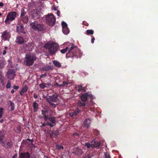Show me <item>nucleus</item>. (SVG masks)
Wrapping results in <instances>:
<instances>
[{"instance_id": "nucleus-40", "label": "nucleus", "mask_w": 158, "mask_h": 158, "mask_svg": "<svg viewBox=\"0 0 158 158\" xmlns=\"http://www.w3.org/2000/svg\"><path fill=\"white\" fill-rule=\"evenodd\" d=\"M45 87L47 88H48L50 87L51 86V84L50 83H45Z\"/></svg>"}, {"instance_id": "nucleus-37", "label": "nucleus", "mask_w": 158, "mask_h": 158, "mask_svg": "<svg viewBox=\"0 0 158 158\" xmlns=\"http://www.w3.org/2000/svg\"><path fill=\"white\" fill-rule=\"evenodd\" d=\"M78 91L79 92L81 91L85 92V88H79L78 89Z\"/></svg>"}, {"instance_id": "nucleus-32", "label": "nucleus", "mask_w": 158, "mask_h": 158, "mask_svg": "<svg viewBox=\"0 0 158 158\" xmlns=\"http://www.w3.org/2000/svg\"><path fill=\"white\" fill-rule=\"evenodd\" d=\"M56 149L58 150H60L61 149H63L64 148V147L63 146L58 145H56Z\"/></svg>"}, {"instance_id": "nucleus-56", "label": "nucleus", "mask_w": 158, "mask_h": 158, "mask_svg": "<svg viewBox=\"0 0 158 158\" xmlns=\"http://www.w3.org/2000/svg\"><path fill=\"white\" fill-rule=\"evenodd\" d=\"M59 13H60V11L59 10H58L57 13H56V14H57V15L58 16H59L60 15H59Z\"/></svg>"}, {"instance_id": "nucleus-12", "label": "nucleus", "mask_w": 158, "mask_h": 158, "mask_svg": "<svg viewBox=\"0 0 158 158\" xmlns=\"http://www.w3.org/2000/svg\"><path fill=\"white\" fill-rule=\"evenodd\" d=\"M1 144L3 146L6 148H10L12 146V141L10 140H8L5 141H2Z\"/></svg>"}, {"instance_id": "nucleus-48", "label": "nucleus", "mask_w": 158, "mask_h": 158, "mask_svg": "<svg viewBox=\"0 0 158 158\" xmlns=\"http://www.w3.org/2000/svg\"><path fill=\"white\" fill-rule=\"evenodd\" d=\"M33 97L35 98H38L37 95H36L35 94H34L33 95Z\"/></svg>"}, {"instance_id": "nucleus-15", "label": "nucleus", "mask_w": 158, "mask_h": 158, "mask_svg": "<svg viewBox=\"0 0 158 158\" xmlns=\"http://www.w3.org/2000/svg\"><path fill=\"white\" fill-rule=\"evenodd\" d=\"M91 120L89 118H86L84 120L83 125L84 127L86 128H89L91 124Z\"/></svg>"}, {"instance_id": "nucleus-6", "label": "nucleus", "mask_w": 158, "mask_h": 158, "mask_svg": "<svg viewBox=\"0 0 158 158\" xmlns=\"http://www.w3.org/2000/svg\"><path fill=\"white\" fill-rule=\"evenodd\" d=\"M17 13L15 11H11L8 13L5 23L6 24H10L11 22L14 20L16 17Z\"/></svg>"}, {"instance_id": "nucleus-61", "label": "nucleus", "mask_w": 158, "mask_h": 158, "mask_svg": "<svg viewBox=\"0 0 158 158\" xmlns=\"http://www.w3.org/2000/svg\"><path fill=\"white\" fill-rule=\"evenodd\" d=\"M12 94H13L15 92V90L14 89H12L11 91Z\"/></svg>"}, {"instance_id": "nucleus-52", "label": "nucleus", "mask_w": 158, "mask_h": 158, "mask_svg": "<svg viewBox=\"0 0 158 158\" xmlns=\"http://www.w3.org/2000/svg\"><path fill=\"white\" fill-rule=\"evenodd\" d=\"M73 135H77V136H78L79 135V134L78 133H74L73 134Z\"/></svg>"}, {"instance_id": "nucleus-35", "label": "nucleus", "mask_w": 158, "mask_h": 158, "mask_svg": "<svg viewBox=\"0 0 158 158\" xmlns=\"http://www.w3.org/2000/svg\"><path fill=\"white\" fill-rule=\"evenodd\" d=\"M52 134H53V135H55L56 136H57V135H58L59 134L58 131L55 130L53 131L52 132Z\"/></svg>"}, {"instance_id": "nucleus-28", "label": "nucleus", "mask_w": 158, "mask_h": 158, "mask_svg": "<svg viewBox=\"0 0 158 158\" xmlns=\"http://www.w3.org/2000/svg\"><path fill=\"white\" fill-rule=\"evenodd\" d=\"M94 33V31L92 30H88L86 31L87 35H93Z\"/></svg>"}, {"instance_id": "nucleus-55", "label": "nucleus", "mask_w": 158, "mask_h": 158, "mask_svg": "<svg viewBox=\"0 0 158 158\" xmlns=\"http://www.w3.org/2000/svg\"><path fill=\"white\" fill-rule=\"evenodd\" d=\"M6 51L5 50H3V55H4L6 54Z\"/></svg>"}, {"instance_id": "nucleus-5", "label": "nucleus", "mask_w": 158, "mask_h": 158, "mask_svg": "<svg viewBox=\"0 0 158 158\" xmlns=\"http://www.w3.org/2000/svg\"><path fill=\"white\" fill-rule=\"evenodd\" d=\"M36 58V57L33 54H26L24 60V63L28 66L32 65Z\"/></svg>"}, {"instance_id": "nucleus-21", "label": "nucleus", "mask_w": 158, "mask_h": 158, "mask_svg": "<svg viewBox=\"0 0 158 158\" xmlns=\"http://www.w3.org/2000/svg\"><path fill=\"white\" fill-rule=\"evenodd\" d=\"M6 132L4 131H0V141L1 142L4 139Z\"/></svg>"}, {"instance_id": "nucleus-10", "label": "nucleus", "mask_w": 158, "mask_h": 158, "mask_svg": "<svg viewBox=\"0 0 158 158\" xmlns=\"http://www.w3.org/2000/svg\"><path fill=\"white\" fill-rule=\"evenodd\" d=\"M26 13L24 9L21 10V13L20 16L21 20L24 23H27L28 21V17L25 15Z\"/></svg>"}, {"instance_id": "nucleus-33", "label": "nucleus", "mask_w": 158, "mask_h": 158, "mask_svg": "<svg viewBox=\"0 0 158 158\" xmlns=\"http://www.w3.org/2000/svg\"><path fill=\"white\" fill-rule=\"evenodd\" d=\"M93 132L94 134L96 135H98L99 134V131L97 129L94 130Z\"/></svg>"}, {"instance_id": "nucleus-23", "label": "nucleus", "mask_w": 158, "mask_h": 158, "mask_svg": "<svg viewBox=\"0 0 158 158\" xmlns=\"http://www.w3.org/2000/svg\"><path fill=\"white\" fill-rule=\"evenodd\" d=\"M9 102L10 103L8 104L9 105V106L10 107L11 110H14L15 108V104L13 102H12L11 101H9Z\"/></svg>"}, {"instance_id": "nucleus-58", "label": "nucleus", "mask_w": 158, "mask_h": 158, "mask_svg": "<svg viewBox=\"0 0 158 158\" xmlns=\"http://www.w3.org/2000/svg\"><path fill=\"white\" fill-rule=\"evenodd\" d=\"M50 123L49 122H47L46 124V125H48L49 126Z\"/></svg>"}, {"instance_id": "nucleus-14", "label": "nucleus", "mask_w": 158, "mask_h": 158, "mask_svg": "<svg viewBox=\"0 0 158 158\" xmlns=\"http://www.w3.org/2000/svg\"><path fill=\"white\" fill-rule=\"evenodd\" d=\"M72 153L75 155L79 156L82 155L83 154V152L82 149L79 148H76Z\"/></svg>"}, {"instance_id": "nucleus-20", "label": "nucleus", "mask_w": 158, "mask_h": 158, "mask_svg": "<svg viewBox=\"0 0 158 158\" xmlns=\"http://www.w3.org/2000/svg\"><path fill=\"white\" fill-rule=\"evenodd\" d=\"M16 30L17 31L19 32L25 33V32L23 31V27L22 25H21L19 26H17L16 27Z\"/></svg>"}, {"instance_id": "nucleus-22", "label": "nucleus", "mask_w": 158, "mask_h": 158, "mask_svg": "<svg viewBox=\"0 0 158 158\" xmlns=\"http://www.w3.org/2000/svg\"><path fill=\"white\" fill-rule=\"evenodd\" d=\"M28 90V88L26 85L24 86L22 89V90L20 92V94L21 95H23L24 94L27 92Z\"/></svg>"}, {"instance_id": "nucleus-51", "label": "nucleus", "mask_w": 158, "mask_h": 158, "mask_svg": "<svg viewBox=\"0 0 158 158\" xmlns=\"http://www.w3.org/2000/svg\"><path fill=\"white\" fill-rule=\"evenodd\" d=\"M54 126V125L53 124H51L50 123L49 126H50L51 127H53Z\"/></svg>"}, {"instance_id": "nucleus-38", "label": "nucleus", "mask_w": 158, "mask_h": 158, "mask_svg": "<svg viewBox=\"0 0 158 158\" xmlns=\"http://www.w3.org/2000/svg\"><path fill=\"white\" fill-rule=\"evenodd\" d=\"M105 158H110V156L109 154L107 152L104 153Z\"/></svg>"}, {"instance_id": "nucleus-53", "label": "nucleus", "mask_w": 158, "mask_h": 158, "mask_svg": "<svg viewBox=\"0 0 158 158\" xmlns=\"http://www.w3.org/2000/svg\"><path fill=\"white\" fill-rule=\"evenodd\" d=\"M78 87L79 88H82V85H78Z\"/></svg>"}, {"instance_id": "nucleus-16", "label": "nucleus", "mask_w": 158, "mask_h": 158, "mask_svg": "<svg viewBox=\"0 0 158 158\" xmlns=\"http://www.w3.org/2000/svg\"><path fill=\"white\" fill-rule=\"evenodd\" d=\"M81 111V110H80L79 109L77 108L75 110L69 113V115L72 117L76 116L79 114Z\"/></svg>"}, {"instance_id": "nucleus-47", "label": "nucleus", "mask_w": 158, "mask_h": 158, "mask_svg": "<svg viewBox=\"0 0 158 158\" xmlns=\"http://www.w3.org/2000/svg\"><path fill=\"white\" fill-rule=\"evenodd\" d=\"M44 120L46 121L48 119V116H47L45 115L44 116Z\"/></svg>"}, {"instance_id": "nucleus-41", "label": "nucleus", "mask_w": 158, "mask_h": 158, "mask_svg": "<svg viewBox=\"0 0 158 158\" xmlns=\"http://www.w3.org/2000/svg\"><path fill=\"white\" fill-rule=\"evenodd\" d=\"M92 155L91 154H89L87 156H85L83 158H92Z\"/></svg>"}, {"instance_id": "nucleus-8", "label": "nucleus", "mask_w": 158, "mask_h": 158, "mask_svg": "<svg viewBox=\"0 0 158 158\" xmlns=\"http://www.w3.org/2000/svg\"><path fill=\"white\" fill-rule=\"evenodd\" d=\"M46 22L49 25L53 26L56 22V19L53 14H51L46 17Z\"/></svg>"}, {"instance_id": "nucleus-44", "label": "nucleus", "mask_w": 158, "mask_h": 158, "mask_svg": "<svg viewBox=\"0 0 158 158\" xmlns=\"http://www.w3.org/2000/svg\"><path fill=\"white\" fill-rule=\"evenodd\" d=\"M4 64L2 62H0V68H2L4 66Z\"/></svg>"}, {"instance_id": "nucleus-39", "label": "nucleus", "mask_w": 158, "mask_h": 158, "mask_svg": "<svg viewBox=\"0 0 158 158\" xmlns=\"http://www.w3.org/2000/svg\"><path fill=\"white\" fill-rule=\"evenodd\" d=\"M69 84L68 82H63V84H62V86H66Z\"/></svg>"}, {"instance_id": "nucleus-4", "label": "nucleus", "mask_w": 158, "mask_h": 158, "mask_svg": "<svg viewBox=\"0 0 158 158\" xmlns=\"http://www.w3.org/2000/svg\"><path fill=\"white\" fill-rule=\"evenodd\" d=\"M58 94L56 93L53 94L52 95L49 96L48 98L45 97V98L46 101L48 102L51 105L54 107L56 106V104L53 103L54 102H57L59 101L58 98Z\"/></svg>"}, {"instance_id": "nucleus-30", "label": "nucleus", "mask_w": 158, "mask_h": 158, "mask_svg": "<svg viewBox=\"0 0 158 158\" xmlns=\"http://www.w3.org/2000/svg\"><path fill=\"white\" fill-rule=\"evenodd\" d=\"M3 114V108H0V118H2Z\"/></svg>"}, {"instance_id": "nucleus-46", "label": "nucleus", "mask_w": 158, "mask_h": 158, "mask_svg": "<svg viewBox=\"0 0 158 158\" xmlns=\"http://www.w3.org/2000/svg\"><path fill=\"white\" fill-rule=\"evenodd\" d=\"M55 86H58L59 87H61L62 86V85L59 84L57 83H55Z\"/></svg>"}, {"instance_id": "nucleus-42", "label": "nucleus", "mask_w": 158, "mask_h": 158, "mask_svg": "<svg viewBox=\"0 0 158 158\" xmlns=\"http://www.w3.org/2000/svg\"><path fill=\"white\" fill-rule=\"evenodd\" d=\"M47 112V111H44L43 110H42V114L44 115V116H45L46 115V113Z\"/></svg>"}, {"instance_id": "nucleus-13", "label": "nucleus", "mask_w": 158, "mask_h": 158, "mask_svg": "<svg viewBox=\"0 0 158 158\" xmlns=\"http://www.w3.org/2000/svg\"><path fill=\"white\" fill-rule=\"evenodd\" d=\"M61 24L62 27V31L65 35L68 34L69 32L67 23L64 22H62Z\"/></svg>"}, {"instance_id": "nucleus-24", "label": "nucleus", "mask_w": 158, "mask_h": 158, "mask_svg": "<svg viewBox=\"0 0 158 158\" xmlns=\"http://www.w3.org/2000/svg\"><path fill=\"white\" fill-rule=\"evenodd\" d=\"M38 104L35 102H34L33 103V107L34 108V111L35 112L38 109Z\"/></svg>"}, {"instance_id": "nucleus-3", "label": "nucleus", "mask_w": 158, "mask_h": 158, "mask_svg": "<svg viewBox=\"0 0 158 158\" xmlns=\"http://www.w3.org/2000/svg\"><path fill=\"white\" fill-rule=\"evenodd\" d=\"M44 47L48 50L50 55L52 56L57 50L58 45L56 43L51 42L46 44Z\"/></svg>"}, {"instance_id": "nucleus-9", "label": "nucleus", "mask_w": 158, "mask_h": 158, "mask_svg": "<svg viewBox=\"0 0 158 158\" xmlns=\"http://www.w3.org/2000/svg\"><path fill=\"white\" fill-rule=\"evenodd\" d=\"M11 37L10 32L7 30H5L2 33L1 38L2 40L4 41L9 40Z\"/></svg>"}, {"instance_id": "nucleus-11", "label": "nucleus", "mask_w": 158, "mask_h": 158, "mask_svg": "<svg viewBox=\"0 0 158 158\" xmlns=\"http://www.w3.org/2000/svg\"><path fill=\"white\" fill-rule=\"evenodd\" d=\"M15 76V72L14 69H10L7 73L6 77L9 79H13Z\"/></svg>"}, {"instance_id": "nucleus-60", "label": "nucleus", "mask_w": 158, "mask_h": 158, "mask_svg": "<svg viewBox=\"0 0 158 158\" xmlns=\"http://www.w3.org/2000/svg\"><path fill=\"white\" fill-rule=\"evenodd\" d=\"M57 9H58V8L57 7H55L54 8V10H57Z\"/></svg>"}, {"instance_id": "nucleus-29", "label": "nucleus", "mask_w": 158, "mask_h": 158, "mask_svg": "<svg viewBox=\"0 0 158 158\" xmlns=\"http://www.w3.org/2000/svg\"><path fill=\"white\" fill-rule=\"evenodd\" d=\"M85 146L88 148H90L91 147V143L89 142L86 143L85 144Z\"/></svg>"}, {"instance_id": "nucleus-62", "label": "nucleus", "mask_w": 158, "mask_h": 158, "mask_svg": "<svg viewBox=\"0 0 158 158\" xmlns=\"http://www.w3.org/2000/svg\"><path fill=\"white\" fill-rule=\"evenodd\" d=\"M3 122V120L2 119L0 120V122L1 123H2Z\"/></svg>"}, {"instance_id": "nucleus-43", "label": "nucleus", "mask_w": 158, "mask_h": 158, "mask_svg": "<svg viewBox=\"0 0 158 158\" xmlns=\"http://www.w3.org/2000/svg\"><path fill=\"white\" fill-rule=\"evenodd\" d=\"M47 76V75L46 73L44 74H42L40 76V78H43Z\"/></svg>"}, {"instance_id": "nucleus-2", "label": "nucleus", "mask_w": 158, "mask_h": 158, "mask_svg": "<svg viewBox=\"0 0 158 158\" xmlns=\"http://www.w3.org/2000/svg\"><path fill=\"white\" fill-rule=\"evenodd\" d=\"M88 97L91 98V100L93 98V96L91 94H89L87 93L83 94L81 97V101H79L77 102L78 106L80 107L89 106V104L86 103Z\"/></svg>"}, {"instance_id": "nucleus-50", "label": "nucleus", "mask_w": 158, "mask_h": 158, "mask_svg": "<svg viewBox=\"0 0 158 158\" xmlns=\"http://www.w3.org/2000/svg\"><path fill=\"white\" fill-rule=\"evenodd\" d=\"M94 40L95 38L94 37L92 38L91 41V42L93 44L94 43Z\"/></svg>"}, {"instance_id": "nucleus-64", "label": "nucleus", "mask_w": 158, "mask_h": 158, "mask_svg": "<svg viewBox=\"0 0 158 158\" xmlns=\"http://www.w3.org/2000/svg\"><path fill=\"white\" fill-rule=\"evenodd\" d=\"M4 48L5 49H6L7 48V47L6 46Z\"/></svg>"}, {"instance_id": "nucleus-27", "label": "nucleus", "mask_w": 158, "mask_h": 158, "mask_svg": "<svg viewBox=\"0 0 158 158\" xmlns=\"http://www.w3.org/2000/svg\"><path fill=\"white\" fill-rule=\"evenodd\" d=\"M53 68L52 67L50 66H48L46 67H44V69L45 71H48L49 70H51Z\"/></svg>"}, {"instance_id": "nucleus-25", "label": "nucleus", "mask_w": 158, "mask_h": 158, "mask_svg": "<svg viewBox=\"0 0 158 158\" xmlns=\"http://www.w3.org/2000/svg\"><path fill=\"white\" fill-rule=\"evenodd\" d=\"M53 63L54 64L56 67H60L61 66L60 63L58 61L54 60L53 61Z\"/></svg>"}, {"instance_id": "nucleus-19", "label": "nucleus", "mask_w": 158, "mask_h": 158, "mask_svg": "<svg viewBox=\"0 0 158 158\" xmlns=\"http://www.w3.org/2000/svg\"><path fill=\"white\" fill-rule=\"evenodd\" d=\"M19 158H30V154L28 152L21 153L19 154Z\"/></svg>"}, {"instance_id": "nucleus-7", "label": "nucleus", "mask_w": 158, "mask_h": 158, "mask_svg": "<svg viewBox=\"0 0 158 158\" xmlns=\"http://www.w3.org/2000/svg\"><path fill=\"white\" fill-rule=\"evenodd\" d=\"M32 28L35 30L42 31L45 29V27L42 24L39 23L37 21H35L31 24Z\"/></svg>"}, {"instance_id": "nucleus-1", "label": "nucleus", "mask_w": 158, "mask_h": 158, "mask_svg": "<svg viewBox=\"0 0 158 158\" xmlns=\"http://www.w3.org/2000/svg\"><path fill=\"white\" fill-rule=\"evenodd\" d=\"M82 54V53L80 49H78L77 47L74 46L73 44H72L68 52L67 53L66 55L68 57L75 56L77 58L81 57Z\"/></svg>"}, {"instance_id": "nucleus-18", "label": "nucleus", "mask_w": 158, "mask_h": 158, "mask_svg": "<svg viewBox=\"0 0 158 158\" xmlns=\"http://www.w3.org/2000/svg\"><path fill=\"white\" fill-rule=\"evenodd\" d=\"M100 143L95 140L91 141V148H98L100 145Z\"/></svg>"}, {"instance_id": "nucleus-49", "label": "nucleus", "mask_w": 158, "mask_h": 158, "mask_svg": "<svg viewBox=\"0 0 158 158\" xmlns=\"http://www.w3.org/2000/svg\"><path fill=\"white\" fill-rule=\"evenodd\" d=\"M46 126V124L45 123H42V125L40 126V127L42 128V127H45Z\"/></svg>"}, {"instance_id": "nucleus-36", "label": "nucleus", "mask_w": 158, "mask_h": 158, "mask_svg": "<svg viewBox=\"0 0 158 158\" xmlns=\"http://www.w3.org/2000/svg\"><path fill=\"white\" fill-rule=\"evenodd\" d=\"M10 81H8L6 87L7 88H10Z\"/></svg>"}, {"instance_id": "nucleus-26", "label": "nucleus", "mask_w": 158, "mask_h": 158, "mask_svg": "<svg viewBox=\"0 0 158 158\" xmlns=\"http://www.w3.org/2000/svg\"><path fill=\"white\" fill-rule=\"evenodd\" d=\"M48 119L52 123L55 124L56 123V118L53 117H49L48 118Z\"/></svg>"}, {"instance_id": "nucleus-34", "label": "nucleus", "mask_w": 158, "mask_h": 158, "mask_svg": "<svg viewBox=\"0 0 158 158\" xmlns=\"http://www.w3.org/2000/svg\"><path fill=\"white\" fill-rule=\"evenodd\" d=\"M40 87L42 89H44L45 88V84L44 83H42L39 85Z\"/></svg>"}, {"instance_id": "nucleus-57", "label": "nucleus", "mask_w": 158, "mask_h": 158, "mask_svg": "<svg viewBox=\"0 0 158 158\" xmlns=\"http://www.w3.org/2000/svg\"><path fill=\"white\" fill-rule=\"evenodd\" d=\"M53 134H52V132L51 133H50V136L51 138H52L53 135Z\"/></svg>"}, {"instance_id": "nucleus-31", "label": "nucleus", "mask_w": 158, "mask_h": 158, "mask_svg": "<svg viewBox=\"0 0 158 158\" xmlns=\"http://www.w3.org/2000/svg\"><path fill=\"white\" fill-rule=\"evenodd\" d=\"M68 47H66L65 48H64V49L61 50H60L61 52L62 53H65L67 51V50L68 49Z\"/></svg>"}, {"instance_id": "nucleus-45", "label": "nucleus", "mask_w": 158, "mask_h": 158, "mask_svg": "<svg viewBox=\"0 0 158 158\" xmlns=\"http://www.w3.org/2000/svg\"><path fill=\"white\" fill-rule=\"evenodd\" d=\"M13 87L14 89H18L19 88V87L18 85H14Z\"/></svg>"}, {"instance_id": "nucleus-63", "label": "nucleus", "mask_w": 158, "mask_h": 158, "mask_svg": "<svg viewBox=\"0 0 158 158\" xmlns=\"http://www.w3.org/2000/svg\"><path fill=\"white\" fill-rule=\"evenodd\" d=\"M27 140H28L29 141H31V139H27Z\"/></svg>"}, {"instance_id": "nucleus-17", "label": "nucleus", "mask_w": 158, "mask_h": 158, "mask_svg": "<svg viewBox=\"0 0 158 158\" xmlns=\"http://www.w3.org/2000/svg\"><path fill=\"white\" fill-rule=\"evenodd\" d=\"M24 40L22 37L19 36L17 37L15 42L19 44H23L24 43Z\"/></svg>"}, {"instance_id": "nucleus-54", "label": "nucleus", "mask_w": 158, "mask_h": 158, "mask_svg": "<svg viewBox=\"0 0 158 158\" xmlns=\"http://www.w3.org/2000/svg\"><path fill=\"white\" fill-rule=\"evenodd\" d=\"M4 4L2 2H0V6H2Z\"/></svg>"}, {"instance_id": "nucleus-59", "label": "nucleus", "mask_w": 158, "mask_h": 158, "mask_svg": "<svg viewBox=\"0 0 158 158\" xmlns=\"http://www.w3.org/2000/svg\"><path fill=\"white\" fill-rule=\"evenodd\" d=\"M12 158H17V155H14V156H13Z\"/></svg>"}]
</instances>
